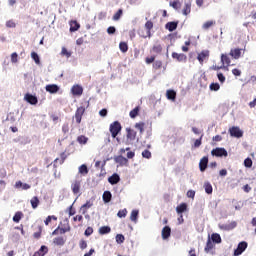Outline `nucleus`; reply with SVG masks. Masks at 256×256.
<instances>
[{
  "mask_svg": "<svg viewBox=\"0 0 256 256\" xmlns=\"http://www.w3.org/2000/svg\"><path fill=\"white\" fill-rule=\"evenodd\" d=\"M24 100L30 105H37V103H39V99L37 98V96L31 93H26L24 96Z\"/></svg>",
  "mask_w": 256,
  "mask_h": 256,
  "instance_id": "4",
  "label": "nucleus"
},
{
  "mask_svg": "<svg viewBox=\"0 0 256 256\" xmlns=\"http://www.w3.org/2000/svg\"><path fill=\"white\" fill-rule=\"evenodd\" d=\"M217 112L222 113V117L225 116V103H221L220 105H218Z\"/></svg>",
  "mask_w": 256,
  "mask_h": 256,
  "instance_id": "48",
  "label": "nucleus"
},
{
  "mask_svg": "<svg viewBox=\"0 0 256 256\" xmlns=\"http://www.w3.org/2000/svg\"><path fill=\"white\" fill-rule=\"evenodd\" d=\"M122 129H123V126H121V122L114 121L113 123H111L109 127V131L111 133L112 138L117 139V135L121 133Z\"/></svg>",
  "mask_w": 256,
  "mask_h": 256,
  "instance_id": "1",
  "label": "nucleus"
},
{
  "mask_svg": "<svg viewBox=\"0 0 256 256\" xmlns=\"http://www.w3.org/2000/svg\"><path fill=\"white\" fill-rule=\"evenodd\" d=\"M145 28L147 29V31H151V29H153V23L151 21H147L145 23Z\"/></svg>",
  "mask_w": 256,
  "mask_h": 256,
  "instance_id": "62",
  "label": "nucleus"
},
{
  "mask_svg": "<svg viewBox=\"0 0 256 256\" xmlns=\"http://www.w3.org/2000/svg\"><path fill=\"white\" fill-rule=\"evenodd\" d=\"M186 196L189 199H195V190H188L187 193H186Z\"/></svg>",
  "mask_w": 256,
  "mask_h": 256,
  "instance_id": "58",
  "label": "nucleus"
},
{
  "mask_svg": "<svg viewBox=\"0 0 256 256\" xmlns=\"http://www.w3.org/2000/svg\"><path fill=\"white\" fill-rule=\"evenodd\" d=\"M137 219H139V210H132L130 220L137 223Z\"/></svg>",
  "mask_w": 256,
  "mask_h": 256,
  "instance_id": "35",
  "label": "nucleus"
},
{
  "mask_svg": "<svg viewBox=\"0 0 256 256\" xmlns=\"http://www.w3.org/2000/svg\"><path fill=\"white\" fill-rule=\"evenodd\" d=\"M221 89V86L219 83H211L210 84V91H219Z\"/></svg>",
  "mask_w": 256,
  "mask_h": 256,
  "instance_id": "50",
  "label": "nucleus"
},
{
  "mask_svg": "<svg viewBox=\"0 0 256 256\" xmlns=\"http://www.w3.org/2000/svg\"><path fill=\"white\" fill-rule=\"evenodd\" d=\"M180 6H181V3L179 2V0L170 2V7H172L173 9H179Z\"/></svg>",
  "mask_w": 256,
  "mask_h": 256,
  "instance_id": "53",
  "label": "nucleus"
},
{
  "mask_svg": "<svg viewBox=\"0 0 256 256\" xmlns=\"http://www.w3.org/2000/svg\"><path fill=\"white\" fill-rule=\"evenodd\" d=\"M102 199L105 204L111 203V199H113V194L111 193V191L106 190L102 195Z\"/></svg>",
  "mask_w": 256,
  "mask_h": 256,
  "instance_id": "19",
  "label": "nucleus"
},
{
  "mask_svg": "<svg viewBox=\"0 0 256 256\" xmlns=\"http://www.w3.org/2000/svg\"><path fill=\"white\" fill-rule=\"evenodd\" d=\"M204 190L207 195L213 194V186L211 185V182L204 183Z\"/></svg>",
  "mask_w": 256,
  "mask_h": 256,
  "instance_id": "29",
  "label": "nucleus"
},
{
  "mask_svg": "<svg viewBox=\"0 0 256 256\" xmlns=\"http://www.w3.org/2000/svg\"><path fill=\"white\" fill-rule=\"evenodd\" d=\"M244 166L251 169V167H253V160H251V158H246L244 160Z\"/></svg>",
  "mask_w": 256,
  "mask_h": 256,
  "instance_id": "47",
  "label": "nucleus"
},
{
  "mask_svg": "<svg viewBox=\"0 0 256 256\" xmlns=\"http://www.w3.org/2000/svg\"><path fill=\"white\" fill-rule=\"evenodd\" d=\"M119 49L122 53H127L129 51V45L126 42H120Z\"/></svg>",
  "mask_w": 256,
  "mask_h": 256,
  "instance_id": "41",
  "label": "nucleus"
},
{
  "mask_svg": "<svg viewBox=\"0 0 256 256\" xmlns=\"http://www.w3.org/2000/svg\"><path fill=\"white\" fill-rule=\"evenodd\" d=\"M127 132V139H130V141H135V138L137 137V132L131 128H126Z\"/></svg>",
  "mask_w": 256,
  "mask_h": 256,
  "instance_id": "23",
  "label": "nucleus"
},
{
  "mask_svg": "<svg viewBox=\"0 0 256 256\" xmlns=\"http://www.w3.org/2000/svg\"><path fill=\"white\" fill-rule=\"evenodd\" d=\"M144 127H145V123H143V122H140V123H136V124H135V128H136V129H139V130H140V133H143V131H145Z\"/></svg>",
  "mask_w": 256,
  "mask_h": 256,
  "instance_id": "55",
  "label": "nucleus"
},
{
  "mask_svg": "<svg viewBox=\"0 0 256 256\" xmlns=\"http://www.w3.org/2000/svg\"><path fill=\"white\" fill-rule=\"evenodd\" d=\"M45 90L47 91V93H51V95H53L55 93H59V85L48 84V85H46Z\"/></svg>",
  "mask_w": 256,
  "mask_h": 256,
  "instance_id": "10",
  "label": "nucleus"
},
{
  "mask_svg": "<svg viewBox=\"0 0 256 256\" xmlns=\"http://www.w3.org/2000/svg\"><path fill=\"white\" fill-rule=\"evenodd\" d=\"M31 58L36 65H41V57H39V54H37V52H31Z\"/></svg>",
  "mask_w": 256,
  "mask_h": 256,
  "instance_id": "32",
  "label": "nucleus"
},
{
  "mask_svg": "<svg viewBox=\"0 0 256 256\" xmlns=\"http://www.w3.org/2000/svg\"><path fill=\"white\" fill-rule=\"evenodd\" d=\"M248 244L245 241H242L238 244L237 249L234 250V256L242 255L243 252L247 249Z\"/></svg>",
  "mask_w": 256,
  "mask_h": 256,
  "instance_id": "3",
  "label": "nucleus"
},
{
  "mask_svg": "<svg viewBox=\"0 0 256 256\" xmlns=\"http://www.w3.org/2000/svg\"><path fill=\"white\" fill-rule=\"evenodd\" d=\"M31 207L32 209H37V207H39V198L37 196H34L31 200Z\"/></svg>",
  "mask_w": 256,
  "mask_h": 256,
  "instance_id": "37",
  "label": "nucleus"
},
{
  "mask_svg": "<svg viewBox=\"0 0 256 256\" xmlns=\"http://www.w3.org/2000/svg\"><path fill=\"white\" fill-rule=\"evenodd\" d=\"M179 25V21H170L165 24V29L169 31L170 33H173L177 29Z\"/></svg>",
  "mask_w": 256,
  "mask_h": 256,
  "instance_id": "9",
  "label": "nucleus"
},
{
  "mask_svg": "<svg viewBox=\"0 0 256 256\" xmlns=\"http://www.w3.org/2000/svg\"><path fill=\"white\" fill-rule=\"evenodd\" d=\"M213 244H214V243L211 241V239L208 238V240H207V242H206V246H205V248H204L205 253H209V251H211V249H213V247H214Z\"/></svg>",
  "mask_w": 256,
  "mask_h": 256,
  "instance_id": "38",
  "label": "nucleus"
},
{
  "mask_svg": "<svg viewBox=\"0 0 256 256\" xmlns=\"http://www.w3.org/2000/svg\"><path fill=\"white\" fill-rule=\"evenodd\" d=\"M152 51L154 53H161V51H163V47L160 44L154 45L152 48Z\"/></svg>",
  "mask_w": 256,
  "mask_h": 256,
  "instance_id": "54",
  "label": "nucleus"
},
{
  "mask_svg": "<svg viewBox=\"0 0 256 256\" xmlns=\"http://www.w3.org/2000/svg\"><path fill=\"white\" fill-rule=\"evenodd\" d=\"M5 121H10V123H15V121H17V119L15 118V113L10 112V113L7 115Z\"/></svg>",
  "mask_w": 256,
  "mask_h": 256,
  "instance_id": "43",
  "label": "nucleus"
},
{
  "mask_svg": "<svg viewBox=\"0 0 256 256\" xmlns=\"http://www.w3.org/2000/svg\"><path fill=\"white\" fill-rule=\"evenodd\" d=\"M163 62L156 60L153 64L154 69H161Z\"/></svg>",
  "mask_w": 256,
  "mask_h": 256,
  "instance_id": "60",
  "label": "nucleus"
},
{
  "mask_svg": "<svg viewBox=\"0 0 256 256\" xmlns=\"http://www.w3.org/2000/svg\"><path fill=\"white\" fill-rule=\"evenodd\" d=\"M107 113H108L107 108H103L99 111L100 117H107Z\"/></svg>",
  "mask_w": 256,
  "mask_h": 256,
  "instance_id": "63",
  "label": "nucleus"
},
{
  "mask_svg": "<svg viewBox=\"0 0 256 256\" xmlns=\"http://www.w3.org/2000/svg\"><path fill=\"white\" fill-rule=\"evenodd\" d=\"M171 237V227L170 226H164L162 229V239L164 241H167Z\"/></svg>",
  "mask_w": 256,
  "mask_h": 256,
  "instance_id": "17",
  "label": "nucleus"
},
{
  "mask_svg": "<svg viewBox=\"0 0 256 256\" xmlns=\"http://www.w3.org/2000/svg\"><path fill=\"white\" fill-rule=\"evenodd\" d=\"M61 55L63 57H67V59H69V57H71V52L67 51V48L62 47Z\"/></svg>",
  "mask_w": 256,
  "mask_h": 256,
  "instance_id": "49",
  "label": "nucleus"
},
{
  "mask_svg": "<svg viewBox=\"0 0 256 256\" xmlns=\"http://www.w3.org/2000/svg\"><path fill=\"white\" fill-rule=\"evenodd\" d=\"M230 55L234 58V59H239V57H241V49L236 48L234 50H231Z\"/></svg>",
  "mask_w": 256,
  "mask_h": 256,
  "instance_id": "36",
  "label": "nucleus"
},
{
  "mask_svg": "<svg viewBox=\"0 0 256 256\" xmlns=\"http://www.w3.org/2000/svg\"><path fill=\"white\" fill-rule=\"evenodd\" d=\"M87 141H89V138L85 135H80L77 137V142L80 145H87Z\"/></svg>",
  "mask_w": 256,
  "mask_h": 256,
  "instance_id": "34",
  "label": "nucleus"
},
{
  "mask_svg": "<svg viewBox=\"0 0 256 256\" xmlns=\"http://www.w3.org/2000/svg\"><path fill=\"white\" fill-rule=\"evenodd\" d=\"M212 157H225V148L216 147L211 151Z\"/></svg>",
  "mask_w": 256,
  "mask_h": 256,
  "instance_id": "8",
  "label": "nucleus"
},
{
  "mask_svg": "<svg viewBox=\"0 0 256 256\" xmlns=\"http://www.w3.org/2000/svg\"><path fill=\"white\" fill-rule=\"evenodd\" d=\"M21 219H23V212H21V211L16 212L12 218L14 223H19L21 221Z\"/></svg>",
  "mask_w": 256,
  "mask_h": 256,
  "instance_id": "33",
  "label": "nucleus"
},
{
  "mask_svg": "<svg viewBox=\"0 0 256 256\" xmlns=\"http://www.w3.org/2000/svg\"><path fill=\"white\" fill-rule=\"evenodd\" d=\"M78 172L80 175H87L89 173V167H87V164H82L79 166Z\"/></svg>",
  "mask_w": 256,
  "mask_h": 256,
  "instance_id": "31",
  "label": "nucleus"
},
{
  "mask_svg": "<svg viewBox=\"0 0 256 256\" xmlns=\"http://www.w3.org/2000/svg\"><path fill=\"white\" fill-rule=\"evenodd\" d=\"M85 237H91L93 235V228L92 227H87L85 232H84Z\"/></svg>",
  "mask_w": 256,
  "mask_h": 256,
  "instance_id": "57",
  "label": "nucleus"
},
{
  "mask_svg": "<svg viewBox=\"0 0 256 256\" xmlns=\"http://www.w3.org/2000/svg\"><path fill=\"white\" fill-rule=\"evenodd\" d=\"M189 13H191V2H184V8L182 10V14L187 16L189 15Z\"/></svg>",
  "mask_w": 256,
  "mask_h": 256,
  "instance_id": "26",
  "label": "nucleus"
},
{
  "mask_svg": "<svg viewBox=\"0 0 256 256\" xmlns=\"http://www.w3.org/2000/svg\"><path fill=\"white\" fill-rule=\"evenodd\" d=\"M131 119H135L139 115V107H135L129 113Z\"/></svg>",
  "mask_w": 256,
  "mask_h": 256,
  "instance_id": "42",
  "label": "nucleus"
},
{
  "mask_svg": "<svg viewBox=\"0 0 256 256\" xmlns=\"http://www.w3.org/2000/svg\"><path fill=\"white\" fill-rule=\"evenodd\" d=\"M115 163H119L121 167H123V165H127V163H129V160L127 158H125L123 155H119L116 156L114 158Z\"/></svg>",
  "mask_w": 256,
  "mask_h": 256,
  "instance_id": "20",
  "label": "nucleus"
},
{
  "mask_svg": "<svg viewBox=\"0 0 256 256\" xmlns=\"http://www.w3.org/2000/svg\"><path fill=\"white\" fill-rule=\"evenodd\" d=\"M19 57V54H17V52H14L11 54V62L12 63H17V58Z\"/></svg>",
  "mask_w": 256,
  "mask_h": 256,
  "instance_id": "59",
  "label": "nucleus"
},
{
  "mask_svg": "<svg viewBox=\"0 0 256 256\" xmlns=\"http://www.w3.org/2000/svg\"><path fill=\"white\" fill-rule=\"evenodd\" d=\"M6 27H8L9 29H13L16 27L15 22H13V20H9L6 22Z\"/></svg>",
  "mask_w": 256,
  "mask_h": 256,
  "instance_id": "61",
  "label": "nucleus"
},
{
  "mask_svg": "<svg viewBox=\"0 0 256 256\" xmlns=\"http://www.w3.org/2000/svg\"><path fill=\"white\" fill-rule=\"evenodd\" d=\"M123 17V9H118V11L113 15L112 19L113 21H119Z\"/></svg>",
  "mask_w": 256,
  "mask_h": 256,
  "instance_id": "39",
  "label": "nucleus"
},
{
  "mask_svg": "<svg viewBox=\"0 0 256 256\" xmlns=\"http://www.w3.org/2000/svg\"><path fill=\"white\" fill-rule=\"evenodd\" d=\"M185 211H187V203L185 202H182L180 205L176 207V213H178V215H183Z\"/></svg>",
  "mask_w": 256,
  "mask_h": 256,
  "instance_id": "22",
  "label": "nucleus"
},
{
  "mask_svg": "<svg viewBox=\"0 0 256 256\" xmlns=\"http://www.w3.org/2000/svg\"><path fill=\"white\" fill-rule=\"evenodd\" d=\"M166 97L170 101H175V99H177V93L175 92V90H167Z\"/></svg>",
  "mask_w": 256,
  "mask_h": 256,
  "instance_id": "28",
  "label": "nucleus"
},
{
  "mask_svg": "<svg viewBox=\"0 0 256 256\" xmlns=\"http://www.w3.org/2000/svg\"><path fill=\"white\" fill-rule=\"evenodd\" d=\"M221 66L213 65L211 69L214 71H219V69H225V54H221Z\"/></svg>",
  "mask_w": 256,
  "mask_h": 256,
  "instance_id": "27",
  "label": "nucleus"
},
{
  "mask_svg": "<svg viewBox=\"0 0 256 256\" xmlns=\"http://www.w3.org/2000/svg\"><path fill=\"white\" fill-rule=\"evenodd\" d=\"M98 232L100 235H109V233H111V227L110 226H102L99 228Z\"/></svg>",
  "mask_w": 256,
  "mask_h": 256,
  "instance_id": "30",
  "label": "nucleus"
},
{
  "mask_svg": "<svg viewBox=\"0 0 256 256\" xmlns=\"http://www.w3.org/2000/svg\"><path fill=\"white\" fill-rule=\"evenodd\" d=\"M69 25H70V33H75V31H79V29H81V24H79L77 20H71Z\"/></svg>",
  "mask_w": 256,
  "mask_h": 256,
  "instance_id": "16",
  "label": "nucleus"
},
{
  "mask_svg": "<svg viewBox=\"0 0 256 256\" xmlns=\"http://www.w3.org/2000/svg\"><path fill=\"white\" fill-rule=\"evenodd\" d=\"M142 157L143 159H151V151H149L148 149H145L142 152Z\"/></svg>",
  "mask_w": 256,
  "mask_h": 256,
  "instance_id": "51",
  "label": "nucleus"
},
{
  "mask_svg": "<svg viewBox=\"0 0 256 256\" xmlns=\"http://www.w3.org/2000/svg\"><path fill=\"white\" fill-rule=\"evenodd\" d=\"M116 243H118V245L125 243V236L123 234H117L116 235Z\"/></svg>",
  "mask_w": 256,
  "mask_h": 256,
  "instance_id": "44",
  "label": "nucleus"
},
{
  "mask_svg": "<svg viewBox=\"0 0 256 256\" xmlns=\"http://www.w3.org/2000/svg\"><path fill=\"white\" fill-rule=\"evenodd\" d=\"M228 133L231 137H234L235 139H241L243 137V130L239 128V126H232L229 128Z\"/></svg>",
  "mask_w": 256,
  "mask_h": 256,
  "instance_id": "2",
  "label": "nucleus"
},
{
  "mask_svg": "<svg viewBox=\"0 0 256 256\" xmlns=\"http://www.w3.org/2000/svg\"><path fill=\"white\" fill-rule=\"evenodd\" d=\"M117 217H119V219L127 217V209L124 208L122 210H119L117 213Z\"/></svg>",
  "mask_w": 256,
  "mask_h": 256,
  "instance_id": "46",
  "label": "nucleus"
},
{
  "mask_svg": "<svg viewBox=\"0 0 256 256\" xmlns=\"http://www.w3.org/2000/svg\"><path fill=\"white\" fill-rule=\"evenodd\" d=\"M72 193L77 195L79 191H81V182L79 180H75L74 183L71 185Z\"/></svg>",
  "mask_w": 256,
  "mask_h": 256,
  "instance_id": "18",
  "label": "nucleus"
},
{
  "mask_svg": "<svg viewBox=\"0 0 256 256\" xmlns=\"http://www.w3.org/2000/svg\"><path fill=\"white\" fill-rule=\"evenodd\" d=\"M119 181H121V176H119L117 173H114L108 177V183H110V185H117Z\"/></svg>",
  "mask_w": 256,
  "mask_h": 256,
  "instance_id": "15",
  "label": "nucleus"
},
{
  "mask_svg": "<svg viewBox=\"0 0 256 256\" xmlns=\"http://www.w3.org/2000/svg\"><path fill=\"white\" fill-rule=\"evenodd\" d=\"M37 253H39V255L41 256H45L47 255V253H49V248L45 245H42L40 249L37 251Z\"/></svg>",
  "mask_w": 256,
  "mask_h": 256,
  "instance_id": "40",
  "label": "nucleus"
},
{
  "mask_svg": "<svg viewBox=\"0 0 256 256\" xmlns=\"http://www.w3.org/2000/svg\"><path fill=\"white\" fill-rule=\"evenodd\" d=\"M85 113V107L81 106L79 108H77L76 112H75V120L76 123H81V119H83V114Z\"/></svg>",
  "mask_w": 256,
  "mask_h": 256,
  "instance_id": "7",
  "label": "nucleus"
},
{
  "mask_svg": "<svg viewBox=\"0 0 256 256\" xmlns=\"http://www.w3.org/2000/svg\"><path fill=\"white\" fill-rule=\"evenodd\" d=\"M208 239H210L214 244L221 243V235L219 233H212L211 236H208Z\"/></svg>",
  "mask_w": 256,
  "mask_h": 256,
  "instance_id": "21",
  "label": "nucleus"
},
{
  "mask_svg": "<svg viewBox=\"0 0 256 256\" xmlns=\"http://www.w3.org/2000/svg\"><path fill=\"white\" fill-rule=\"evenodd\" d=\"M213 25H215V21H213V20L207 21V22H205V23L202 25V29L207 30V29H209L210 27H213Z\"/></svg>",
  "mask_w": 256,
  "mask_h": 256,
  "instance_id": "45",
  "label": "nucleus"
},
{
  "mask_svg": "<svg viewBox=\"0 0 256 256\" xmlns=\"http://www.w3.org/2000/svg\"><path fill=\"white\" fill-rule=\"evenodd\" d=\"M53 243L58 247H63V245H65V238H63V236L56 237L53 239Z\"/></svg>",
  "mask_w": 256,
  "mask_h": 256,
  "instance_id": "25",
  "label": "nucleus"
},
{
  "mask_svg": "<svg viewBox=\"0 0 256 256\" xmlns=\"http://www.w3.org/2000/svg\"><path fill=\"white\" fill-rule=\"evenodd\" d=\"M116 31H117V28H115V26H109L107 28L108 35H115Z\"/></svg>",
  "mask_w": 256,
  "mask_h": 256,
  "instance_id": "56",
  "label": "nucleus"
},
{
  "mask_svg": "<svg viewBox=\"0 0 256 256\" xmlns=\"http://www.w3.org/2000/svg\"><path fill=\"white\" fill-rule=\"evenodd\" d=\"M14 187L15 189H22V191H28V189H31V185L23 183L21 180L17 181Z\"/></svg>",
  "mask_w": 256,
  "mask_h": 256,
  "instance_id": "13",
  "label": "nucleus"
},
{
  "mask_svg": "<svg viewBox=\"0 0 256 256\" xmlns=\"http://www.w3.org/2000/svg\"><path fill=\"white\" fill-rule=\"evenodd\" d=\"M80 249H87V241H85V240H81L80 241Z\"/></svg>",
  "mask_w": 256,
  "mask_h": 256,
  "instance_id": "64",
  "label": "nucleus"
},
{
  "mask_svg": "<svg viewBox=\"0 0 256 256\" xmlns=\"http://www.w3.org/2000/svg\"><path fill=\"white\" fill-rule=\"evenodd\" d=\"M202 140H203V135H201L200 138H198V139L195 140V142H194V147H195V149L201 147Z\"/></svg>",
  "mask_w": 256,
  "mask_h": 256,
  "instance_id": "52",
  "label": "nucleus"
},
{
  "mask_svg": "<svg viewBox=\"0 0 256 256\" xmlns=\"http://www.w3.org/2000/svg\"><path fill=\"white\" fill-rule=\"evenodd\" d=\"M208 165H209V157L204 156L199 162V169H200L201 173H205Z\"/></svg>",
  "mask_w": 256,
  "mask_h": 256,
  "instance_id": "5",
  "label": "nucleus"
},
{
  "mask_svg": "<svg viewBox=\"0 0 256 256\" xmlns=\"http://www.w3.org/2000/svg\"><path fill=\"white\" fill-rule=\"evenodd\" d=\"M71 93L75 97H81V95H83V87L79 84H76V85L72 86Z\"/></svg>",
  "mask_w": 256,
  "mask_h": 256,
  "instance_id": "6",
  "label": "nucleus"
},
{
  "mask_svg": "<svg viewBox=\"0 0 256 256\" xmlns=\"http://www.w3.org/2000/svg\"><path fill=\"white\" fill-rule=\"evenodd\" d=\"M60 235H65V233H69L71 231V226L69 225V219L64 220V227H59Z\"/></svg>",
  "mask_w": 256,
  "mask_h": 256,
  "instance_id": "14",
  "label": "nucleus"
},
{
  "mask_svg": "<svg viewBox=\"0 0 256 256\" xmlns=\"http://www.w3.org/2000/svg\"><path fill=\"white\" fill-rule=\"evenodd\" d=\"M91 207H93V203L91 201H87L83 204L80 208L82 215H85L87 213V209H91Z\"/></svg>",
  "mask_w": 256,
  "mask_h": 256,
  "instance_id": "24",
  "label": "nucleus"
},
{
  "mask_svg": "<svg viewBox=\"0 0 256 256\" xmlns=\"http://www.w3.org/2000/svg\"><path fill=\"white\" fill-rule=\"evenodd\" d=\"M207 58H209V50H202L200 53H198L197 59L201 65H203V62Z\"/></svg>",
  "mask_w": 256,
  "mask_h": 256,
  "instance_id": "11",
  "label": "nucleus"
},
{
  "mask_svg": "<svg viewBox=\"0 0 256 256\" xmlns=\"http://www.w3.org/2000/svg\"><path fill=\"white\" fill-rule=\"evenodd\" d=\"M172 59H177L179 63H185V61H187V55L183 54V53H177V52H173L172 53Z\"/></svg>",
  "mask_w": 256,
  "mask_h": 256,
  "instance_id": "12",
  "label": "nucleus"
}]
</instances>
